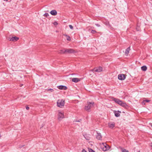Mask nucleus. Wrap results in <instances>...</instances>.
<instances>
[{
  "instance_id": "aec40b11",
  "label": "nucleus",
  "mask_w": 152,
  "mask_h": 152,
  "mask_svg": "<svg viewBox=\"0 0 152 152\" xmlns=\"http://www.w3.org/2000/svg\"><path fill=\"white\" fill-rule=\"evenodd\" d=\"M104 23L107 26H109V22L108 21H106L104 22Z\"/></svg>"
},
{
  "instance_id": "4be33fe9",
  "label": "nucleus",
  "mask_w": 152,
  "mask_h": 152,
  "mask_svg": "<svg viewBox=\"0 0 152 152\" xmlns=\"http://www.w3.org/2000/svg\"><path fill=\"white\" fill-rule=\"evenodd\" d=\"M122 152H129L128 150H127L125 149H122Z\"/></svg>"
},
{
  "instance_id": "2eb2a0df",
  "label": "nucleus",
  "mask_w": 152,
  "mask_h": 152,
  "mask_svg": "<svg viewBox=\"0 0 152 152\" xmlns=\"http://www.w3.org/2000/svg\"><path fill=\"white\" fill-rule=\"evenodd\" d=\"M50 13L53 15H56L57 14V12L55 10H53L51 11Z\"/></svg>"
},
{
  "instance_id": "20e7f679",
  "label": "nucleus",
  "mask_w": 152,
  "mask_h": 152,
  "mask_svg": "<svg viewBox=\"0 0 152 152\" xmlns=\"http://www.w3.org/2000/svg\"><path fill=\"white\" fill-rule=\"evenodd\" d=\"M57 105L60 107H62L65 104V100L63 99H59L57 102Z\"/></svg>"
},
{
  "instance_id": "2f4dec72",
  "label": "nucleus",
  "mask_w": 152,
  "mask_h": 152,
  "mask_svg": "<svg viewBox=\"0 0 152 152\" xmlns=\"http://www.w3.org/2000/svg\"><path fill=\"white\" fill-rule=\"evenodd\" d=\"M82 152H87L85 150V149H83L82 151Z\"/></svg>"
},
{
  "instance_id": "dca6fc26",
  "label": "nucleus",
  "mask_w": 152,
  "mask_h": 152,
  "mask_svg": "<svg viewBox=\"0 0 152 152\" xmlns=\"http://www.w3.org/2000/svg\"><path fill=\"white\" fill-rule=\"evenodd\" d=\"M130 50V47H128L126 49V51L125 52V53L126 55H128V54L129 53V51Z\"/></svg>"
},
{
  "instance_id": "a211bd4d",
  "label": "nucleus",
  "mask_w": 152,
  "mask_h": 152,
  "mask_svg": "<svg viewBox=\"0 0 152 152\" xmlns=\"http://www.w3.org/2000/svg\"><path fill=\"white\" fill-rule=\"evenodd\" d=\"M66 50L65 49L61 50L59 53H66V51H65Z\"/></svg>"
},
{
  "instance_id": "423d86ee",
  "label": "nucleus",
  "mask_w": 152,
  "mask_h": 152,
  "mask_svg": "<svg viewBox=\"0 0 152 152\" xmlns=\"http://www.w3.org/2000/svg\"><path fill=\"white\" fill-rule=\"evenodd\" d=\"M18 39L19 38L16 37H10L8 39V40L10 41H12L13 42L17 41L18 40Z\"/></svg>"
},
{
  "instance_id": "f257e3e1",
  "label": "nucleus",
  "mask_w": 152,
  "mask_h": 152,
  "mask_svg": "<svg viewBox=\"0 0 152 152\" xmlns=\"http://www.w3.org/2000/svg\"><path fill=\"white\" fill-rule=\"evenodd\" d=\"M113 100L116 103L123 107H128V105L125 103L123 102L122 101L120 100L119 99L115 98L113 99Z\"/></svg>"
},
{
  "instance_id": "cd10ccee",
  "label": "nucleus",
  "mask_w": 152,
  "mask_h": 152,
  "mask_svg": "<svg viewBox=\"0 0 152 152\" xmlns=\"http://www.w3.org/2000/svg\"><path fill=\"white\" fill-rule=\"evenodd\" d=\"M53 24L55 26H56L58 25V23L57 22H55L53 23Z\"/></svg>"
},
{
  "instance_id": "7c9ffc66",
  "label": "nucleus",
  "mask_w": 152,
  "mask_h": 152,
  "mask_svg": "<svg viewBox=\"0 0 152 152\" xmlns=\"http://www.w3.org/2000/svg\"><path fill=\"white\" fill-rule=\"evenodd\" d=\"M48 91H50L51 92H53V90L52 89H50L48 90Z\"/></svg>"
},
{
  "instance_id": "6ab92c4d",
  "label": "nucleus",
  "mask_w": 152,
  "mask_h": 152,
  "mask_svg": "<svg viewBox=\"0 0 152 152\" xmlns=\"http://www.w3.org/2000/svg\"><path fill=\"white\" fill-rule=\"evenodd\" d=\"M64 35L66 36V39L68 41L70 40L71 39L69 36L67 35L66 34H64Z\"/></svg>"
},
{
  "instance_id": "f3484780",
  "label": "nucleus",
  "mask_w": 152,
  "mask_h": 152,
  "mask_svg": "<svg viewBox=\"0 0 152 152\" xmlns=\"http://www.w3.org/2000/svg\"><path fill=\"white\" fill-rule=\"evenodd\" d=\"M141 69L142 71H145L147 69V67L146 66H143L141 67Z\"/></svg>"
},
{
  "instance_id": "f8f14e48",
  "label": "nucleus",
  "mask_w": 152,
  "mask_h": 152,
  "mask_svg": "<svg viewBox=\"0 0 152 152\" xmlns=\"http://www.w3.org/2000/svg\"><path fill=\"white\" fill-rule=\"evenodd\" d=\"M80 78H73L72 79V81L73 82L76 83L77 82L80 81Z\"/></svg>"
},
{
  "instance_id": "0eeeda50",
  "label": "nucleus",
  "mask_w": 152,
  "mask_h": 152,
  "mask_svg": "<svg viewBox=\"0 0 152 152\" xmlns=\"http://www.w3.org/2000/svg\"><path fill=\"white\" fill-rule=\"evenodd\" d=\"M118 79L120 80H124L126 78L125 75L123 74L119 75L118 77Z\"/></svg>"
},
{
  "instance_id": "9b49d317",
  "label": "nucleus",
  "mask_w": 152,
  "mask_h": 152,
  "mask_svg": "<svg viewBox=\"0 0 152 152\" xmlns=\"http://www.w3.org/2000/svg\"><path fill=\"white\" fill-rule=\"evenodd\" d=\"M103 144L105 147V148H103L104 151H106L109 149L110 147L108 145H107L106 143H103Z\"/></svg>"
},
{
  "instance_id": "6e6552de",
  "label": "nucleus",
  "mask_w": 152,
  "mask_h": 152,
  "mask_svg": "<svg viewBox=\"0 0 152 152\" xmlns=\"http://www.w3.org/2000/svg\"><path fill=\"white\" fill-rule=\"evenodd\" d=\"M57 88L60 90H66L67 89V87L64 86L60 85L57 86Z\"/></svg>"
},
{
  "instance_id": "f704fd0d",
  "label": "nucleus",
  "mask_w": 152,
  "mask_h": 152,
  "mask_svg": "<svg viewBox=\"0 0 152 152\" xmlns=\"http://www.w3.org/2000/svg\"><path fill=\"white\" fill-rule=\"evenodd\" d=\"M22 86H23V84H20V87Z\"/></svg>"
},
{
  "instance_id": "f03ea898",
  "label": "nucleus",
  "mask_w": 152,
  "mask_h": 152,
  "mask_svg": "<svg viewBox=\"0 0 152 152\" xmlns=\"http://www.w3.org/2000/svg\"><path fill=\"white\" fill-rule=\"evenodd\" d=\"M94 104V102H88L87 105L85 106V110L88 111H89L90 110L91 108L93 106Z\"/></svg>"
},
{
  "instance_id": "c9c22d12",
  "label": "nucleus",
  "mask_w": 152,
  "mask_h": 152,
  "mask_svg": "<svg viewBox=\"0 0 152 152\" xmlns=\"http://www.w3.org/2000/svg\"><path fill=\"white\" fill-rule=\"evenodd\" d=\"M4 1H8V0H4Z\"/></svg>"
},
{
  "instance_id": "5701e85b",
  "label": "nucleus",
  "mask_w": 152,
  "mask_h": 152,
  "mask_svg": "<svg viewBox=\"0 0 152 152\" xmlns=\"http://www.w3.org/2000/svg\"><path fill=\"white\" fill-rule=\"evenodd\" d=\"M88 151L89 152H95L91 148H89L88 149Z\"/></svg>"
},
{
  "instance_id": "4468645a",
  "label": "nucleus",
  "mask_w": 152,
  "mask_h": 152,
  "mask_svg": "<svg viewBox=\"0 0 152 152\" xmlns=\"http://www.w3.org/2000/svg\"><path fill=\"white\" fill-rule=\"evenodd\" d=\"M109 127L111 128H113L115 126V123L114 122H110L108 124Z\"/></svg>"
},
{
  "instance_id": "bb28decb",
  "label": "nucleus",
  "mask_w": 152,
  "mask_h": 152,
  "mask_svg": "<svg viewBox=\"0 0 152 152\" xmlns=\"http://www.w3.org/2000/svg\"><path fill=\"white\" fill-rule=\"evenodd\" d=\"M145 102L144 100L142 102V104L143 105H145Z\"/></svg>"
},
{
  "instance_id": "c85d7f7f",
  "label": "nucleus",
  "mask_w": 152,
  "mask_h": 152,
  "mask_svg": "<svg viewBox=\"0 0 152 152\" xmlns=\"http://www.w3.org/2000/svg\"><path fill=\"white\" fill-rule=\"evenodd\" d=\"M144 101H145V102H149L150 101L149 100H147V99L144 100Z\"/></svg>"
},
{
  "instance_id": "ddd939ff",
  "label": "nucleus",
  "mask_w": 152,
  "mask_h": 152,
  "mask_svg": "<svg viewBox=\"0 0 152 152\" xmlns=\"http://www.w3.org/2000/svg\"><path fill=\"white\" fill-rule=\"evenodd\" d=\"M96 138L98 140H101L102 139V137L101 133H97L96 135Z\"/></svg>"
},
{
  "instance_id": "39448f33",
  "label": "nucleus",
  "mask_w": 152,
  "mask_h": 152,
  "mask_svg": "<svg viewBox=\"0 0 152 152\" xmlns=\"http://www.w3.org/2000/svg\"><path fill=\"white\" fill-rule=\"evenodd\" d=\"M93 71L97 72H99L102 71V67L99 66L98 68H94Z\"/></svg>"
},
{
  "instance_id": "e433bc0d",
  "label": "nucleus",
  "mask_w": 152,
  "mask_h": 152,
  "mask_svg": "<svg viewBox=\"0 0 152 152\" xmlns=\"http://www.w3.org/2000/svg\"><path fill=\"white\" fill-rule=\"evenodd\" d=\"M151 126L152 127V124H151Z\"/></svg>"
},
{
  "instance_id": "393cba45",
  "label": "nucleus",
  "mask_w": 152,
  "mask_h": 152,
  "mask_svg": "<svg viewBox=\"0 0 152 152\" xmlns=\"http://www.w3.org/2000/svg\"><path fill=\"white\" fill-rule=\"evenodd\" d=\"M43 15L45 17H47L49 16V15L48 13H45Z\"/></svg>"
},
{
  "instance_id": "1a4fd4ad",
  "label": "nucleus",
  "mask_w": 152,
  "mask_h": 152,
  "mask_svg": "<svg viewBox=\"0 0 152 152\" xmlns=\"http://www.w3.org/2000/svg\"><path fill=\"white\" fill-rule=\"evenodd\" d=\"M115 116L116 117H119L120 116L121 112L119 111H115L114 110L113 112Z\"/></svg>"
},
{
  "instance_id": "412c9836",
  "label": "nucleus",
  "mask_w": 152,
  "mask_h": 152,
  "mask_svg": "<svg viewBox=\"0 0 152 152\" xmlns=\"http://www.w3.org/2000/svg\"><path fill=\"white\" fill-rule=\"evenodd\" d=\"M85 138L87 140H89L90 139V138L88 137L86 135H84Z\"/></svg>"
},
{
  "instance_id": "b1692460",
  "label": "nucleus",
  "mask_w": 152,
  "mask_h": 152,
  "mask_svg": "<svg viewBox=\"0 0 152 152\" xmlns=\"http://www.w3.org/2000/svg\"><path fill=\"white\" fill-rule=\"evenodd\" d=\"M91 33L92 34H94L96 33V31L95 30H92L91 31Z\"/></svg>"
},
{
  "instance_id": "7ed1b4c3",
  "label": "nucleus",
  "mask_w": 152,
  "mask_h": 152,
  "mask_svg": "<svg viewBox=\"0 0 152 152\" xmlns=\"http://www.w3.org/2000/svg\"><path fill=\"white\" fill-rule=\"evenodd\" d=\"M58 119L59 121H61V120L64 118V113L63 111L58 110Z\"/></svg>"
},
{
  "instance_id": "72a5a7b5",
  "label": "nucleus",
  "mask_w": 152,
  "mask_h": 152,
  "mask_svg": "<svg viewBox=\"0 0 152 152\" xmlns=\"http://www.w3.org/2000/svg\"><path fill=\"white\" fill-rule=\"evenodd\" d=\"M26 108L27 110H28L29 109V107H26Z\"/></svg>"
},
{
  "instance_id": "473e14b6",
  "label": "nucleus",
  "mask_w": 152,
  "mask_h": 152,
  "mask_svg": "<svg viewBox=\"0 0 152 152\" xmlns=\"http://www.w3.org/2000/svg\"><path fill=\"white\" fill-rule=\"evenodd\" d=\"M150 145L151 148H152V143H151L150 144Z\"/></svg>"
},
{
  "instance_id": "9d476101",
  "label": "nucleus",
  "mask_w": 152,
  "mask_h": 152,
  "mask_svg": "<svg viewBox=\"0 0 152 152\" xmlns=\"http://www.w3.org/2000/svg\"><path fill=\"white\" fill-rule=\"evenodd\" d=\"M65 51H66V53H73L75 52L74 50L72 49H66Z\"/></svg>"
},
{
  "instance_id": "a878e982",
  "label": "nucleus",
  "mask_w": 152,
  "mask_h": 152,
  "mask_svg": "<svg viewBox=\"0 0 152 152\" xmlns=\"http://www.w3.org/2000/svg\"><path fill=\"white\" fill-rule=\"evenodd\" d=\"M69 26L70 29H73V26L72 25H69Z\"/></svg>"
},
{
  "instance_id": "c756f323",
  "label": "nucleus",
  "mask_w": 152,
  "mask_h": 152,
  "mask_svg": "<svg viewBox=\"0 0 152 152\" xmlns=\"http://www.w3.org/2000/svg\"><path fill=\"white\" fill-rule=\"evenodd\" d=\"M95 25L97 27H100V25H99V24H95Z\"/></svg>"
}]
</instances>
